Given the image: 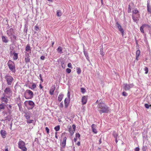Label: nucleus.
<instances>
[{"mask_svg":"<svg viewBox=\"0 0 151 151\" xmlns=\"http://www.w3.org/2000/svg\"><path fill=\"white\" fill-rule=\"evenodd\" d=\"M96 103L98 104L97 108L98 111L100 114H101L102 113H107L108 112V107L100 100L99 101L97 100Z\"/></svg>","mask_w":151,"mask_h":151,"instance_id":"nucleus-1","label":"nucleus"},{"mask_svg":"<svg viewBox=\"0 0 151 151\" xmlns=\"http://www.w3.org/2000/svg\"><path fill=\"white\" fill-rule=\"evenodd\" d=\"M132 19L134 22H137L140 17V14L139 11L137 9H135L132 11Z\"/></svg>","mask_w":151,"mask_h":151,"instance_id":"nucleus-2","label":"nucleus"},{"mask_svg":"<svg viewBox=\"0 0 151 151\" xmlns=\"http://www.w3.org/2000/svg\"><path fill=\"white\" fill-rule=\"evenodd\" d=\"M5 79L7 83V84L9 85H11L14 81L13 78L9 74H6L4 76Z\"/></svg>","mask_w":151,"mask_h":151,"instance_id":"nucleus-3","label":"nucleus"},{"mask_svg":"<svg viewBox=\"0 0 151 151\" xmlns=\"http://www.w3.org/2000/svg\"><path fill=\"white\" fill-rule=\"evenodd\" d=\"M7 65L10 70L12 73H15L16 71L14 63L11 60H9L7 63Z\"/></svg>","mask_w":151,"mask_h":151,"instance_id":"nucleus-4","label":"nucleus"},{"mask_svg":"<svg viewBox=\"0 0 151 151\" xmlns=\"http://www.w3.org/2000/svg\"><path fill=\"white\" fill-rule=\"evenodd\" d=\"M24 104L28 109H32L35 106L34 102L30 100L26 101Z\"/></svg>","mask_w":151,"mask_h":151,"instance_id":"nucleus-5","label":"nucleus"},{"mask_svg":"<svg viewBox=\"0 0 151 151\" xmlns=\"http://www.w3.org/2000/svg\"><path fill=\"white\" fill-rule=\"evenodd\" d=\"M24 97L27 99H30L33 96V92L29 90H27L24 93Z\"/></svg>","mask_w":151,"mask_h":151,"instance_id":"nucleus-6","label":"nucleus"},{"mask_svg":"<svg viewBox=\"0 0 151 151\" xmlns=\"http://www.w3.org/2000/svg\"><path fill=\"white\" fill-rule=\"evenodd\" d=\"M4 95L6 96L8 98L10 97L12 94V91L11 88L9 87H7L4 90Z\"/></svg>","mask_w":151,"mask_h":151,"instance_id":"nucleus-7","label":"nucleus"},{"mask_svg":"<svg viewBox=\"0 0 151 151\" xmlns=\"http://www.w3.org/2000/svg\"><path fill=\"white\" fill-rule=\"evenodd\" d=\"M18 147L19 148L24 151H26L27 148L25 147V143L22 141H20L18 143Z\"/></svg>","mask_w":151,"mask_h":151,"instance_id":"nucleus-8","label":"nucleus"},{"mask_svg":"<svg viewBox=\"0 0 151 151\" xmlns=\"http://www.w3.org/2000/svg\"><path fill=\"white\" fill-rule=\"evenodd\" d=\"M134 86L133 83L130 84L124 83L123 85V88L126 91L129 90L131 88L133 87Z\"/></svg>","mask_w":151,"mask_h":151,"instance_id":"nucleus-9","label":"nucleus"},{"mask_svg":"<svg viewBox=\"0 0 151 151\" xmlns=\"http://www.w3.org/2000/svg\"><path fill=\"white\" fill-rule=\"evenodd\" d=\"M26 54V56H29L30 54H31V47L30 46L29 44H28L25 47Z\"/></svg>","mask_w":151,"mask_h":151,"instance_id":"nucleus-10","label":"nucleus"},{"mask_svg":"<svg viewBox=\"0 0 151 151\" xmlns=\"http://www.w3.org/2000/svg\"><path fill=\"white\" fill-rule=\"evenodd\" d=\"M72 127H70L69 129V131L71 135H73L74 132L75 131L76 126L74 124H73L72 125Z\"/></svg>","mask_w":151,"mask_h":151,"instance_id":"nucleus-11","label":"nucleus"},{"mask_svg":"<svg viewBox=\"0 0 151 151\" xmlns=\"http://www.w3.org/2000/svg\"><path fill=\"white\" fill-rule=\"evenodd\" d=\"M7 34L9 36H12L14 34V32L12 28H10L7 31Z\"/></svg>","mask_w":151,"mask_h":151,"instance_id":"nucleus-12","label":"nucleus"},{"mask_svg":"<svg viewBox=\"0 0 151 151\" xmlns=\"http://www.w3.org/2000/svg\"><path fill=\"white\" fill-rule=\"evenodd\" d=\"M116 25L117 26V27L119 31H120L122 33V36H123L124 34V31L123 29H122L121 25L118 23V22H116Z\"/></svg>","mask_w":151,"mask_h":151,"instance_id":"nucleus-13","label":"nucleus"},{"mask_svg":"<svg viewBox=\"0 0 151 151\" xmlns=\"http://www.w3.org/2000/svg\"><path fill=\"white\" fill-rule=\"evenodd\" d=\"M88 96H84L82 98V103L83 105L86 104L87 102Z\"/></svg>","mask_w":151,"mask_h":151,"instance_id":"nucleus-14","label":"nucleus"},{"mask_svg":"<svg viewBox=\"0 0 151 151\" xmlns=\"http://www.w3.org/2000/svg\"><path fill=\"white\" fill-rule=\"evenodd\" d=\"M7 97H8L4 95V96L2 97L1 99L2 102H4L5 104H7L8 101Z\"/></svg>","mask_w":151,"mask_h":151,"instance_id":"nucleus-15","label":"nucleus"},{"mask_svg":"<svg viewBox=\"0 0 151 151\" xmlns=\"http://www.w3.org/2000/svg\"><path fill=\"white\" fill-rule=\"evenodd\" d=\"M70 99L66 98L64 101V103L65 105V107L67 108L68 106V104L70 101Z\"/></svg>","mask_w":151,"mask_h":151,"instance_id":"nucleus-16","label":"nucleus"},{"mask_svg":"<svg viewBox=\"0 0 151 151\" xmlns=\"http://www.w3.org/2000/svg\"><path fill=\"white\" fill-rule=\"evenodd\" d=\"M55 85L52 86L50 88L49 93L51 95H52L54 94V92L55 90Z\"/></svg>","mask_w":151,"mask_h":151,"instance_id":"nucleus-17","label":"nucleus"},{"mask_svg":"<svg viewBox=\"0 0 151 151\" xmlns=\"http://www.w3.org/2000/svg\"><path fill=\"white\" fill-rule=\"evenodd\" d=\"M91 128L92 132L95 134H96L97 131L96 129V126L94 124H93L91 126Z\"/></svg>","mask_w":151,"mask_h":151,"instance_id":"nucleus-18","label":"nucleus"},{"mask_svg":"<svg viewBox=\"0 0 151 151\" xmlns=\"http://www.w3.org/2000/svg\"><path fill=\"white\" fill-rule=\"evenodd\" d=\"M150 1L148 0L147 1V11L150 13L151 14V6L150 5Z\"/></svg>","mask_w":151,"mask_h":151,"instance_id":"nucleus-19","label":"nucleus"},{"mask_svg":"<svg viewBox=\"0 0 151 151\" xmlns=\"http://www.w3.org/2000/svg\"><path fill=\"white\" fill-rule=\"evenodd\" d=\"M1 40L4 43H7L9 41V40L7 37L4 36H2Z\"/></svg>","mask_w":151,"mask_h":151,"instance_id":"nucleus-20","label":"nucleus"},{"mask_svg":"<svg viewBox=\"0 0 151 151\" xmlns=\"http://www.w3.org/2000/svg\"><path fill=\"white\" fill-rule=\"evenodd\" d=\"M0 134L1 137L3 138H5L6 137V132L4 130H1L0 131Z\"/></svg>","mask_w":151,"mask_h":151,"instance_id":"nucleus-21","label":"nucleus"},{"mask_svg":"<svg viewBox=\"0 0 151 151\" xmlns=\"http://www.w3.org/2000/svg\"><path fill=\"white\" fill-rule=\"evenodd\" d=\"M67 138L66 137H65L64 138L63 141L61 144V145L63 147H64L66 145V140Z\"/></svg>","mask_w":151,"mask_h":151,"instance_id":"nucleus-22","label":"nucleus"},{"mask_svg":"<svg viewBox=\"0 0 151 151\" xmlns=\"http://www.w3.org/2000/svg\"><path fill=\"white\" fill-rule=\"evenodd\" d=\"M140 51L139 50H138L136 51V58L137 60H138V58L140 55Z\"/></svg>","mask_w":151,"mask_h":151,"instance_id":"nucleus-23","label":"nucleus"},{"mask_svg":"<svg viewBox=\"0 0 151 151\" xmlns=\"http://www.w3.org/2000/svg\"><path fill=\"white\" fill-rule=\"evenodd\" d=\"M148 25L147 24H144L142 25L140 28V30L141 32L143 33H144V27L146 26H148Z\"/></svg>","mask_w":151,"mask_h":151,"instance_id":"nucleus-24","label":"nucleus"},{"mask_svg":"<svg viewBox=\"0 0 151 151\" xmlns=\"http://www.w3.org/2000/svg\"><path fill=\"white\" fill-rule=\"evenodd\" d=\"M63 48L61 46H59L57 48V50L58 53L60 54H61L63 53L62 52Z\"/></svg>","mask_w":151,"mask_h":151,"instance_id":"nucleus-25","label":"nucleus"},{"mask_svg":"<svg viewBox=\"0 0 151 151\" xmlns=\"http://www.w3.org/2000/svg\"><path fill=\"white\" fill-rule=\"evenodd\" d=\"M24 116L26 117L27 120L30 118L31 117V115L29 113H27L25 114Z\"/></svg>","mask_w":151,"mask_h":151,"instance_id":"nucleus-26","label":"nucleus"},{"mask_svg":"<svg viewBox=\"0 0 151 151\" xmlns=\"http://www.w3.org/2000/svg\"><path fill=\"white\" fill-rule=\"evenodd\" d=\"M63 95L62 94H60L58 96V101H61L62 99H63Z\"/></svg>","mask_w":151,"mask_h":151,"instance_id":"nucleus-27","label":"nucleus"},{"mask_svg":"<svg viewBox=\"0 0 151 151\" xmlns=\"http://www.w3.org/2000/svg\"><path fill=\"white\" fill-rule=\"evenodd\" d=\"M13 59L14 60H16L18 58V54L14 52L13 53Z\"/></svg>","mask_w":151,"mask_h":151,"instance_id":"nucleus-28","label":"nucleus"},{"mask_svg":"<svg viewBox=\"0 0 151 151\" xmlns=\"http://www.w3.org/2000/svg\"><path fill=\"white\" fill-rule=\"evenodd\" d=\"M34 122L33 119H30L27 120V122L28 124L33 123Z\"/></svg>","mask_w":151,"mask_h":151,"instance_id":"nucleus-29","label":"nucleus"},{"mask_svg":"<svg viewBox=\"0 0 151 151\" xmlns=\"http://www.w3.org/2000/svg\"><path fill=\"white\" fill-rule=\"evenodd\" d=\"M83 52H84V54L85 57H86V58L88 60L89 57H88V53L87 52L85 51H84Z\"/></svg>","mask_w":151,"mask_h":151,"instance_id":"nucleus-30","label":"nucleus"},{"mask_svg":"<svg viewBox=\"0 0 151 151\" xmlns=\"http://www.w3.org/2000/svg\"><path fill=\"white\" fill-rule=\"evenodd\" d=\"M60 127L59 125H58V126H56L54 128V129L56 131H58L60 130Z\"/></svg>","mask_w":151,"mask_h":151,"instance_id":"nucleus-31","label":"nucleus"},{"mask_svg":"<svg viewBox=\"0 0 151 151\" xmlns=\"http://www.w3.org/2000/svg\"><path fill=\"white\" fill-rule=\"evenodd\" d=\"M36 84L35 83H33L32 85V87L31 88H29L31 89H33L36 88Z\"/></svg>","mask_w":151,"mask_h":151,"instance_id":"nucleus-32","label":"nucleus"},{"mask_svg":"<svg viewBox=\"0 0 151 151\" xmlns=\"http://www.w3.org/2000/svg\"><path fill=\"white\" fill-rule=\"evenodd\" d=\"M62 14L61 12L60 11L58 10L57 11V16H58V17H60V16H61Z\"/></svg>","mask_w":151,"mask_h":151,"instance_id":"nucleus-33","label":"nucleus"},{"mask_svg":"<svg viewBox=\"0 0 151 151\" xmlns=\"http://www.w3.org/2000/svg\"><path fill=\"white\" fill-rule=\"evenodd\" d=\"M27 58H25V61L26 63H28L30 61V59L29 58V57L27 56Z\"/></svg>","mask_w":151,"mask_h":151,"instance_id":"nucleus-34","label":"nucleus"},{"mask_svg":"<svg viewBox=\"0 0 151 151\" xmlns=\"http://www.w3.org/2000/svg\"><path fill=\"white\" fill-rule=\"evenodd\" d=\"M4 109V105L3 104H0V111Z\"/></svg>","mask_w":151,"mask_h":151,"instance_id":"nucleus-35","label":"nucleus"},{"mask_svg":"<svg viewBox=\"0 0 151 151\" xmlns=\"http://www.w3.org/2000/svg\"><path fill=\"white\" fill-rule=\"evenodd\" d=\"M77 73L78 74H80L81 72V69L80 68H77Z\"/></svg>","mask_w":151,"mask_h":151,"instance_id":"nucleus-36","label":"nucleus"},{"mask_svg":"<svg viewBox=\"0 0 151 151\" xmlns=\"http://www.w3.org/2000/svg\"><path fill=\"white\" fill-rule=\"evenodd\" d=\"M113 135L115 138H116L118 136V135L116 132H114L113 133Z\"/></svg>","mask_w":151,"mask_h":151,"instance_id":"nucleus-37","label":"nucleus"},{"mask_svg":"<svg viewBox=\"0 0 151 151\" xmlns=\"http://www.w3.org/2000/svg\"><path fill=\"white\" fill-rule=\"evenodd\" d=\"M67 96L68 99H70V91H68V92L67 93Z\"/></svg>","mask_w":151,"mask_h":151,"instance_id":"nucleus-38","label":"nucleus"},{"mask_svg":"<svg viewBox=\"0 0 151 151\" xmlns=\"http://www.w3.org/2000/svg\"><path fill=\"white\" fill-rule=\"evenodd\" d=\"M66 71L67 73H69L71 72V70L70 69L67 68L66 69Z\"/></svg>","mask_w":151,"mask_h":151,"instance_id":"nucleus-39","label":"nucleus"},{"mask_svg":"<svg viewBox=\"0 0 151 151\" xmlns=\"http://www.w3.org/2000/svg\"><path fill=\"white\" fill-rule=\"evenodd\" d=\"M131 8L130 6V5H129V7L128 9V12L129 13H130L131 12Z\"/></svg>","mask_w":151,"mask_h":151,"instance_id":"nucleus-40","label":"nucleus"},{"mask_svg":"<svg viewBox=\"0 0 151 151\" xmlns=\"http://www.w3.org/2000/svg\"><path fill=\"white\" fill-rule=\"evenodd\" d=\"M81 91L82 93H84L86 91V90L83 88H81Z\"/></svg>","mask_w":151,"mask_h":151,"instance_id":"nucleus-41","label":"nucleus"},{"mask_svg":"<svg viewBox=\"0 0 151 151\" xmlns=\"http://www.w3.org/2000/svg\"><path fill=\"white\" fill-rule=\"evenodd\" d=\"M35 29L37 31H39L40 30L39 27L37 25L35 26Z\"/></svg>","mask_w":151,"mask_h":151,"instance_id":"nucleus-42","label":"nucleus"},{"mask_svg":"<svg viewBox=\"0 0 151 151\" xmlns=\"http://www.w3.org/2000/svg\"><path fill=\"white\" fill-rule=\"evenodd\" d=\"M80 135L79 133H76V138H79L80 137Z\"/></svg>","mask_w":151,"mask_h":151,"instance_id":"nucleus-43","label":"nucleus"},{"mask_svg":"<svg viewBox=\"0 0 151 151\" xmlns=\"http://www.w3.org/2000/svg\"><path fill=\"white\" fill-rule=\"evenodd\" d=\"M145 107L147 108L148 109L149 108V107H150V105H149L148 104H145Z\"/></svg>","mask_w":151,"mask_h":151,"instance_id":"nucleus-44","label":"nucleus"},{"mask_svg":"<svg viewBox=\"0 0 151 151\" xmlns=\"http://www.w3.org/2000/svg\"><path fill=\"white\" fill-rule=\"evenodd\" d=\"M144 69L145 70V73L147 74L148 72V68L147 67H145Z\"/></svg>","mask_w":151,"mask_h":151,"instance_id":"nucleus-45","label":"nucleus"},{"mask_svg":"<svg viewBox=\"0 0 151 151\" xmlns=\"http://www.w3.org/2000/svg\"><path fill=\"white\" fill-rule=\"evenodd\" d=\"M68 66L69 68H72V65L70 63H69L68 64Z\"/></svg>","mask_w":151,"mask_h":151,"instance_id":"nucleus-46","label":"nucleus"},{"mask_svg":"<svg viewBox=\"0 0 151 151\" xmlns=\"http://www.w3.org/2000/svg\"><path fill=\"white\" fill-rule=\"evenodd\" d=\"M127 93L126 92H123L122 93V95L124 96H126L127 95Z\"/></svg>","mask_w":151,"mask_h":151,"instance_id":"nucleus-47","label":"nucleus"},{"mask_svg":"<svg viewBox=\"0 0 151 151\" xmlns=\"http://www.w3.org/2000/svg\"><path fill=\"white\" fill-rule=\"evenodd\" d=\"M45 130L46 131L47 133L48 134L49 132V128L47 127H45Z\"/></svg>","mask_w":151,"mask_h":151,"instance_id":"nucleus-48","label":"nucleus"},{"mask_svg":"<svg viewBox=\"0 0 151 151\" xmlns=\"http://www.w3.org/2000/svg\"><path fill=\"white\" fill-rule=\"evenodd\" d=\"M39 76H40V80L41 81V82H43V80L42 79V77L41 75L40 74Z\"/></svg>","mask_w":151,"mask_h":151,"instance_id":"nucleus-49","label":"nucleus"},{"mask_svg":"<svg viewBox=\"0 0 151 151\" xmlns=\"http://www.w3.org/2000/svg\"><path fill=\"white\" fill-rule=\"evenodd\" d=\"M139 148L138 147H137L135 150V151H139Z\"/></svg>","mask_w":151,"mask_h":151,"instance_id":"nucleus-50","label":"nucleus"},{"mask_svg":"<svg viewBox=\"0 0 151 151\" xmlns=\"http://www.w3.org/2000/svg\"><path fill=\"white\" fill-rule=\"evenodd\" d=\"M63 103L62 102L59 105V106L60 108H62L63 107Z\"/></svg>","mask_w":151,"mask_h":151,"instance_id":"nucleus-51","label":"nucleus"},{"mask_svg":"<svg viewBox=\"0 0 151 151\" xmlns=\"http://www.w3.org/2000/svg\"><path fill=\"white\" fill-rule=\"evenodd\" d=\"M41 59L44 60L45 59V56H42L40 57Z\"/></svg>","mask_w":151,"mask_h":151,"instance_id":"nucleus-52","label":"nucleus"},{"mask_svg":"<svg viewBox=\"0 0 151 151\" xmlns=\"http://www.w3.org/2000/svg\"><path fill=\"white\" fill-rule=\"evenodd\" d=\"M57 132H56L55 133V137L57 139H58V137L57 136Z\"/></svg>","mask_w":151,"mask_h":151,"instance_id":"nucleus-53","label":"nucleus"},{"mask_svg":"<svg viewBox=\"0 0 151 151\" xmlns=\"http://www.w3.org/2000/svg\"><path fill=\"white\" fill-rule=\"evenodd\" d=\"M12 36L15 39H16V38H17V37L16 36L14 35H12Z\"/></svg>","mask_w":151,"mask_h":151,"instance_id":"nucleus-54","label":"nucleus"},{"mask_svg":"<svg viewBox=\"0 0 151 151\" xmlns=\"http://www.w3.org/2000/svg\"><path fill=\"white\" fill-rule=\"evenodd\" d=\"M39 86L41 89H42L43 88V86H42L41 84H40Z\"/></svg>","mask_w":151,"mask_h":151,"instance_id":"nucleus-55","label":"nucleus"},{"mask_svg":"<svg viewBox=\"0 0 151 151\" xmlns=\"http://www.w3.org/2000/svg\"><path fill=\"white\" fill-rule=\"evenodd\" d=\"M77 145L78 146H79L80 145V142H78L77 143Z\"/></svg>","mask_w":151,"mask_h":151,"instance_id":"nucleus-56","label":"nucleus"},{"mask_svg":"<svg viewBox=\"0 0 151 151\" xmlns=\"http://www.w3.org/2000/svg\"><path fill=\"white\" fill-rule=\"evenodd\" d=\"M100 54L102 55H104V54L103 52H101Z\"/></svg>","mask_w":151,"mask_h":151,"instance_id":"nucleus-57","label":"nucleus"},{"mask_svg":"<svg viewBox=\"0 0 151 151\" xmlns=\"http://www.w3.org/2000/svg\"><path fill=\"white\" fill-rule=\"evenodd\" d=\"M99 144H100L101 143V139H100L99 140Z\"/></svg>","mask_w":151,"mask_h":151,"instance_id":"nucleus-58","label":"nucleus"},{"mask_svg":"<svg viewBox=\"0 0 151 151\" xmlns=\"http://www.w3.org/2000/svg\"><path fill=\"white\" fill-rule=\"evenodd\" d=\"M54 42H53L52 43V47L53 46V45H54Z\"/></svg>","mask_w":151,"mask_h":151,"instance_id":"nucleus-59","label":"nucleus"},{"mask_svg":"<svg viewBox=\"0 0 151 151\" xmlns=\"http://www.w3.org/2000/svg\"><path fill=\"white\" fill-rule=\"evenodd\" d=\"M116 142L117 143V142L118 141L117 140V138H115Z\"/></svg>","mask_w":151,"mask_h":151,"instance_id":"nucleus-60","label":"nucleus"},{"mask_svg":"<svg viewBox=\"0 0 151 151\" xmlns=\"http://www.w3.org/2000/svg\"><path fill=\"white\" fill-rule=\"evenodd\" d=\"M74 141H75V142H76L77 141V139H76V138H75L74 139Z\"/></svg>","mask_w":151,"mask_h":151,"instance_id":"nucleus-61","label":"nucleus"},{"mask_svg":"<svg viewBox=\"0 0 151 151\" xmlns=\"http://www.w3.org/2000/svg\"><path fill=\"white\" fill-rule=\"evenodd\" d=\"M48 1L51 2H52L53 1V0H48Z\"/></svg>","mask_w":151,"mask_h":151,"instance_id":"nucleus-62","label":"nucleus"},{"mask_svg":"<svg viewBox=\"0 0 151 151\" xmlns=\"http://www.w3.org/2000/svg\"><path fill=\"white\" fill-rule=\"evenodd\" d=\"M101 3H102V4H103V0H101Z\"/></svg>","mask_w":151,"mask_h":151,"instance_id":"nucleus-63","label":"nucleus"},{"mask_svg":"<svg viewBox=\"0 0 151 151\" xmlns=\"http://www.w3.org/2000/svg\"><path fill=\"white\" fill-rule=\"evenodd\" d=\"M5 151H8V149H6L5 150Z\"/></svg>","mask_w":151,"mask_h":151,"instance_id":"nucleus-64","label":"nucleus"}]
</instances>
